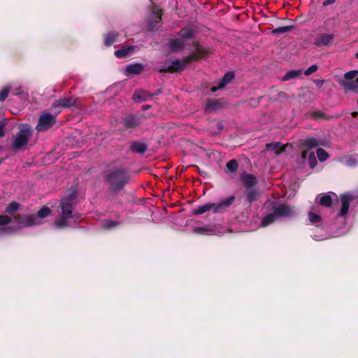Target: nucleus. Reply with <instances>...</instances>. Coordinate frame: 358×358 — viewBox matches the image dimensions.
I'll return each mask as SVG.
<instances>
[{
    "instance_id": "44",
    "label": "nucleus",
    "mask_w": 358,
    "mask_h": 358,
    "mask_svg": "<svg viewBox=\"0 0 358 358\" xmlns=\"http://www.w3.org/2000/svg\"><path fill=\"white\" fill-rule=\"evenodd\" d=\"M314 83H315V84L317 87H321L323 85V84H324V80H319V79H318V80H315L314 81Z\"/></svg>"
},
{
    "instance_id": "42",
    "label": "nucleus",
    "mask_w": 358,
    "mask_h": 358,
    "mask_svg": "<svg viewBox=\"0 0 358 358\" xmlns=\"http://www.w3.org/2000/svg\"><path fill=\"white\" fill-rule=\"evenodd\" d=\"M357 164V161H356V158L355 157H350L349 158L348 160H347V164L348 166H355Z\"/></svg>"
},
{
    "instance_id": "31",
    "label": "nucleus",
    "mask_w": 358,
    "mask_h": 358,
    "mask_svg": "<svg viewBox=\"0 0 358 358\" xmlns=\"http://www.w3.org/2000/svg\"><path fill=\"white\" fill-rule=\"evenodd\" d=\"M220 108V104L216 101H208L206 105V110L208 112H213L217 110Z\"/></svg>"
},
{
    "instance_id": "10",
    "label": "nucleus",
    "mask_w": 358,
    "mask_h": 358,
    "mask_svg": "<svg viewBox=\"0 0 358 358\" xmlns=\"http://www.w3.org/2000/svg\"><path fill=\"white\" fill-rule=\"evenodd\" d=\"M308 219L312 224L320 227L323 224V219L320 215L319 206L313 207L308 213Z\"/></svg>"
},
{
    "instance_id": "8",
    "label": "nucleus",
    "mask_w": 358,
    "mask_h": 358,
    "mask_svg": "<svg viewBox=\"0 0 358 358\" xmlns=\"http://www.w3.org/2000/svg\"><path fill=\"white\" fill-rule=\"evenodd\" d=\"M56 122V115H53L50 113H43L41 114L38 120L36 129L38 131H45L50 129Z\"/></svg>"
},
{
    "instance_id": "5",
    "label": "nucleus",
    "mask_w": 358,
    "mask_h": 358,
    "mask_svg": "<svg viewBox=\"0 0 358 358\" xmlns=\"http://www.w3.org/2000/svg\"><path fill=\"white\" fill-rule=\"evenodd\" d=\"M107 180L113 190L117 192L122 189L128 182L129 176L125 170L117 169L108 175Z\"/></svg>"
},
{
    "instance_id": "46",
    "label": "nucleus",
    "mask_w": 358,
    "mask_h": 358,
    "mask_svg": "<svg viewBox=\"0 0 358 358\" xmlns=\"http://www.w3.org/2000/svg\"><path fill=\"white\" fill-rule=\"evenodd\" d=\"M335 1H336V0H326L323 2V6H327L329 5L334 3Z\"/></svg>"
},
{
    "instance_id": "4",
    "label": "nucleus",
    "mask_w": 358,
    "mask_h": 358,
    "mask_svg": "<svg viewBox=\"0 0 358 358\" xmlns=\"http://www.w3.org/2000/svg\"><path fill=\"white\" fill-rule=\"evenodd\" d=\"M18 129L19 131L14 136L11 145V148L14 151L22 150L32 136V130L29 124H20Z\"/></svg>"
},
{
    "instance_id": "16",
    "label": "nucleus",
    "mask_w": 358,
    "mask_h": 358,
    "mask_svg": "<svg viewBox=\"0 0 358 358\" xmlns=\"http://www.w3.org/2000/svg\"><path fill=\"white\" fill-rule=\"evenodd\" d=\"M185 45L186 42L180 37L172 39L169 42L170 48L173 52H178L182 50Z\"/></svg>"
},
{
    "instance_id": "14",
    "label": "nucleus",
    "mask_w": 358,
    "mask_h": 358,
    "mask_svg": "<svg viewBox=\"0 0 358 358\" xmlns=\"http://www.w3.org/2000/svg\"><path fill=\"white\" fill-rule=\"evenodd\" d=\"M234 78V73L229 71L224 74L223 78L219 81L217 86L211 88L212 92H215L217 90L223 89L226 85L229 83Z\"/></svg>"
},
{
    "instance_id": "49",
    "label": "nucleus",
    "mask_w": 358,
    "mask_h": 358,
    "mask_svg": "<svg viewBox=\"0 0 358 358\" xmlns=\"http://www.w3.org/2000/svg\"><path fill=\"white\" fill-rule=\"evenodd\" d=\"M352 115L353 117H356L357 115H358V113H357V112H353V113H352Z\"/></svg>"
},
{
    "instance_id": "50",
    "label": "nucleus",
    "mask_w": 358,
    "mask_h": 358,
    "mask_svg": "<svg viewBox=\"0 0 358 358\" xmlns=\"http://www.w3.org/2000/svg\"><path fill=\"white\" fill-rule=\"evenodd\" d=\"M355 56L357 58H358V52L356 53Z\"/></svg>"
},
{
    "instance_id": "11",
    "label": "nucleus",
    "mask_w": 358,
    "mask_h": 358,
    "mask_svg": "<svg viewBox=\"0 0 358 358\" xmlns=\"http://www.w3.org/2000/svg\"><path fill=\"white\" fill-rule=\"evenodd\" d=\"M77 99L74 97H66L60 99L59 100L55 101L52 103L53 108L62 107V108H73L77 107Z\"/></svg>"
},
{
    "instance_id": "40",
    "label": "nucleus",
    "mask_w": 358,
    "mask_h": 358,
    "mask_svg": "<svg viewBox=\"0 0 358 358\" xmlns=\"http://www.w3.org/2000/svg\"><path fill=\"white\" fill-rule=\"evenodd\" d=\"M317 69H318L317 66L315 64H313V65L310 66L308 69H307L304 71V73L306 76H309V75L315 73L317 70Z\"/></svg>"
},
{
    "instance_id": "21",
    "label": "nucleus",
    "mask_w": 358,
    "mask_h": 358,
    "mask_svg": "<svg viewBox=\"0 0 358 358\" xmlns=\"http://www.w3.org/2000/svg\"><path fill=\"white\" fill-rule=\"evenodd\" d=\"M334 38V34H324L316 38V44L317 45H327Z\"/></svg>"
},
{
    "instance_id": "41",
    "label": "nucleus",
    "mask_w": 358,
    "mask_h": 358,
    "mask_svg": "<svg viewBox=\"0 0 358 358\" xmlns=\"http://www.w3.org/2000/svg\"><path fill=\"white\" fill-rule=\"evenodd\" d=\"M6 124V123L3 120H0V138L3 137L5 135L4 129Z\"/></svg>"
},
{
    "instance_id": "38",
    "label": "nucleus",
    "mask_w": 358,
    "mask_h": 358,
    "mask_svg": "<svg viewBox=\"0 0 358 358\" xmlns=\"http://www.w3.org/2000/svg\"><path fill=\"white\" fill-rule=\"evenodd\" d=\"M20 205L17 202L10 203L6 208V212L8 213H13L19 209Z\"/></svg>"
},
{
    "instance_id": "7",
    "label": "nucleus",
    "mask_w": 358,
    "mask_h": 358,
    "mask_svg": "<svg viewBox=\"0 0 358 358\" xmlns=\"http://www.w3.org/2000/svg\"><path fill=\"white\" fill-rule=\"evenodd\" d=\"M196 59V56L191 55L187 57L185 59H175L171 62L169 64H166L162 66L159 71L160 72H178L183 70L187 64L190 62L192 59Z\"/></svg>"
},
{
    "instance_id": "24",
    "label": "nucleus",
    "mask_w": 358,
    "mask_h": 358,
    "mask_svg": "<svg viewBox=\"0 0 358 358\" xmlns=\"http://www.w3.org/2000/svg\"><path fill=\"white\" fill-rule=\"evenodd\" d=\"M284 150V145L279 142L267 143L266 145V151H273L276 155L281 153Z\"/></svg>"
},
{
    "instance_id": "33",
    "label": "nucleus",
    "mask_w": 358,
    "mask_h": 358,
    "mask_svg": "<svg viewBox=\"0 0 358 358\" xmlns=\"http://www.w3.org/2000/svg\"><path fill=\"white\" fill-rule=\"evenodd\" d=\"M358 74V71L357 70H352V71H348L346 72L343 77L341 78H339L338 80H353L354 78H356V76H357Z\"/></svg>"
},
{
    "instance_id": "37",
    "label": "nucleus",
    "mask_w": 358,
    "mask_h": 358,
    "mask_svg": "<svg viewBox=\"0 0 358 358\" xmlns=\"http://www.w3.org/2000/svg\"><path fill=\"white\" fill-rule=\"evenodd\" d=\"M317 158L320 161V162H324L325 161L326 159H327L328 157H329V155L328 153L324 150H323L322 148H318L317 150Z\"/></svg>"
},
{
    "instance_id": "18",
    "label": "nucleus",
    "mask_w": 358,
    "mask_h": 358,
    "mask_svg": "<svg viewBox=\"0 0 358 358\" xmlns=\"http://www.w3.org/2000/svg\"><path fill=\"white\" fill-rule=\"evenodd\" d=\"M147 149V145L141 141H133L130 144L131 151L135 153L143 154Z\"/></svg>"
},
{
    "instance_id": "17",
    "label": "nucleus",
    "mask_w": 358,
    "mask_h": 358,
    "mask_svg": "<svg viewBox=\"0 0 358 358\" xmlns=\"http://www.w3.org/2000/svg\"><path fill=\"white\" fill-rule=\"evenodd\" d=\"M120 224L121 222L120 221L106 219L102 220L100 224L101 229L110 231L117 229Z\"/></svg>"
},
{
    "instance_id": "30",
    "label": "nucleus",
    "mask_w": 358,
    "mask_h": 358,
    "mask_svg": "<svg viewBox=\"0 0 358 358\" xmlns=\"http://www.w3.org/2000/svg\"><path fill=\"white\" fill-rule=\"evenodd\" d=\"M302 73L301 70H291L283 76L282 80L286 81L298 77Z\"/></svg>"
},
{
    "instance_id": "6",
    "label": "nucleus",
    "mask_w": 358,
    "mask_h": 358,
    "mask_svg": "<svg viewBox=\"0 0 358 358\" xmlns=\"http://www.w3.org/2000/svg\"><path fill=\"white\" fill-rule=\"evenodd\" d=\"M303 148H306L307 150H305L302 152V158L303 159L308 158L309 166L311 169L315 168L317 164V159L313 152L309 153L308 150L313 149L314 148H317L320 145H324V141L323 140H319L314 137H309L306 138L303 142Z\"/></svg>"
},
{
    "instance_id": "26",
    "label": "nucleus",
    "mask_w": 358,
    "mask_h": 358,
    "mask_svg": "<svg viewBox=\"0 0 358 358\" xmlns=\"http://www.w3.org/2000/svg\"><path fill=\"white\" fill-rule=\"evenodd\" d=\"M316 200L318 201L322 206L326 207L330 206L333 201L331 195L329 194H320L317 196Z\"/></svg>"
},
{
    "instance_id": "35",
    "label": "nucleus",
    "mask_w": 358,
    "mask_h": 358,
    "mask_svg": "<svg viewBox=\"0 0 358 358\" xmlns=\"http://www.w3.org/2000/svg\"><path fill=\"white\" fill-rule=\"evenodd\" d=\"M227 169L231 173H235L238 169V163L236 159H231L227 164Z\"/></svg>"
},
{
    "instance_id": "19",
    "label": "nucleus",
    "mask_w": 358,
    "mask_h": 358,
    "mask_svg": "<svg viewBox=\"0 0 358 358\" xmlns=\"http://www.w3.org/2000/svg\"><path fill=\"white\" fill-rule=\"evenodd\" d=\"M214 203L209 202L206 203L202 206H199L193 209L192 213L194 215H201L208 211L212 210L214 213Z\"/></svg>"
},
{
    "instance_id": "34",
    "label": "nucleus",
    "mask_w": 358,
    "mask_h": 358,
    "mask_svg": "<svg viewBox=\"0 0 358 358\" xmlns=\"http://www.w3.org/2000/svg\"><path fill=\"white\" fill-rule=\"evenodd\" d=\"M294 28V26H285V27H280L274 29L272 32L275 34H281L286 32H289L291 30H292Z\"/></svg>"
},
{
    "instance_id": "1",
    "label": "nucleus",
    "mask_w": 358,
    "mask_h": 358,
    "mask_svg": "<svg viewBox=\"0 0 358 358\" xmlns=\"http://www.w3.org/2000/svg\"><path fill=\"white\" fill-rule=\"evenodd\" d=\"M76 194L73 192L61 199L58 208L59 216L53 223V226L57 229H63L69 226L68 220L75 216L73 215V209L75 206Z\"/></svg>"
},
{
    "instance_id": "29",
    "label": "nucleus",
    "mask_w": 358,
    "mask_h": 358,
    "mask_svg": "<svg viewBox=\"0 0 358 358\" xmlns=\"http://www.w3.org/2000/svg\"><path fill=\"white\" fill-rule=\"evenodd\" d=\"M124 127L127 129L134 128L138 124V120L134 115H129L124 120Z\"/></svg>"
},
{
    "instance_id": "25",
    "label": "nucleus",
    "mask_w": 358,
    "mask_h": 358,
    "mask_svg": "<svg viewBox=\"0 0 358 358\" xmlns=\"http://www.w3.org/2000/svg\"><path fill=\"white\" fill-rule=\"evenodd\" d=\"M193 232L198 234L212 235L214 234V229L210 225H206L194 227Z\"/></svg>"
},
{
    "instance_id": "27",
    "label": "nucleus",
    "mask_w": 358,
    "mask_h": 358,
    "mask_svg": "<svg viewBox=\"0 0 358 358\" xmlns=\"http://www.w3.org/2000/svg\"><path fill=\"white\" fill-rule=\"evenodd\" d=\"M118 34L115 31H110L104 36V44L106 46H110L117 41Z\"/></svg>"
},
{
    "instance_id": "28",
    "label": "nucleus",
    "mask_w": 358,
    "mask_h": 358,
    "mask_svg": "<svg viewBox=\"0 0 358 358\" xmlns=\"http://www.w3.org/2000/svg\"><path fill=\"white\" fill-rule=\"evenodd\" d=\"M178 36L180 38H182L185 42L187 40L192 39L194 36V31L192 28L187 27L182 29Z\"/></svg>"
},
{
    "instance_id": "51",
    "label": "nucleus",
    "mask_w": 358,
    "mask_h": 358,
    "mask_svg": "<svg viewBox=\"0 0 358 358\" xmlns=\"http://www.w3.org/2000/svg\"><path fill=\"white\" fill-rule=\"evenodd\" d=\"M1 148H2L1 146H0V150H1Z\"/></svg>"
},
{
    "instance_id": "20",
    "label": "nucleus",
    "mask_w": 358,
    "mask_h": 358,
    "mask_svg": "<svg viewBox=\"0 0 358 358\" xmlns=\"http://www.w3.org/2000/svg\"><path fill=\"white\" fill-rule=\"evenodd\" d=\"M138 48L137 46L128 45L117 50L115 52V55L118 58H124L128 56L131 52H133Z\"/></svg>"
},
{
    "instance_id": "3",
    "label": "nucleus",
    "mask_w": 358,
    "mask_h": 358,
    "mask_svg": "<svg viewBox=\"0 0 358 358\" xmlns=\"http://www.w3.org/2000/svg\"><path fill=\"white\" fill-rule=\"evenodd\" d=\"M51 213L50 209L47 206H43L35 215H25L22 217L15 216L13 219L14 223L18 227H25L40 225L43 223L42 220L48 217Z\"/></svg>"
},
{
    "instance_id": "9",
    "label": "nucleus",
    "mask_w": 358,
    "mask_h": 358,
    "mask_svg": "<svg viewBox=\"0 0 358 358\" xmlns=\"http://www.w3.org/2000/svg\"><path fill=\"white\" fill-rule=\"evenodd\" d=\"M235 201V196L231 195L218 203H214V213H224Z\"/></svg>"
},
{
    "instance_id": "22",
    "label": "nucleus",
    "mask_w": 358,
    "mask_h": 358,
    "mask_svg": "<svg viewBox=\"0 0 358 358\" xmlns=\"http://www.w3.org/2000/svg\"><path fill=\"white\" fill-rule=\"evenodd\" d=\"M241 180L248 188H252L257 183L255 176L251 174L243 173L241 176Z\"/></svg>"
},
{
    "instance_id": "45",
    "label": "nucleus",
    "mask_w": 358,
    "mask_h": 358,
    "mask_svg": "<svg viewBox=\"0 0 358 358\" xmlns=\"http://www.w3.org/2000/svg\"><path fill=\"white\" fill-rule=\"evenodd\" d=\"M10 231V227H5L3 229H0V235L7 234Z\"/></svg>"
},
{
    "instance_id": "32",
    "label": "nucleus",
    "mask_w": 358,
    "mask_h": 358,
    "mask_svg": "<svg viewBox=\"0 0 358 358\" xmlns=\"http://www.w3.org/2000/svg\"><path fill=\"white\" fill-rule=\"evenodd\" d=\"M11 86L9 85H5L0 90V101L3 102L8 96L10 91Z\"/></svg>"
},
{
    "instance_id": "12",
    "label": "nucleus",
    "mask_w": 358,
    "mask_h": 358,
    "mask_svg": "<svg viewBox=\"0 0 358 358\" xmlns=\"http://www.w3.org/2000/svg\"><path fill=\"white\" fill-rule=\"evenodd\" d=\"M353 199H354V197L352 196V195L350 194H348V193L344 194L341 196V200L342 206H341V208L339 213H338V216L343 217V216H345L348 213L350 204L353 201Z\"/></svg>"
},
{
    "instance_id": "43",
    "label": "nucleus",
    "mask_w": 358,
    "mask_h": 358,
    "mask_svg": "<svg viewBox=\"0 0 358 358\" xmlns=\"http://www.w3.org/2000/svg\"><path fill=\"white\" fill-rule=\"evenodd\" d=\"M327 238V236L325 235H322V236H317V235H314L313 236V238L315 241H322V240H324Z\"/></svg>"
},
{
    "instance_id": "48",
    "label": "nucleus",
    "mask_w": 358,
    "mask_h": 358,
    "mask_svg": "<svg viewBox=\"0 0 358 358\" xmlns=\"http://www.w3.org/2000/svg\"><path fill=\"white\" fill-rule=\"evenodd\" d=\"M155 14H156L157 18L159 20H161V15H160L159 13L155 12Z\"/></svg>"
},
{
    "instance_id": "39",
    "label": "nucleus",
    "mask_w": 358,
    "mask_h": 358,
    "mask_svg": "<svg viewBox=\"0 0 358 358\" xmlns=\"http://www.w3.org/2000/svg\"><path fill=\"white\" fill-rule=\"evenodd\" d=\"M12 219L10 217L6 215H0V226H6L11 222Z\"/></svg>"
},
{
    "instance_id": "47",
    "label": "nucleus",
    "mask_w": 358,
    "mask_h": 358,
    "mask_svg": "<svg viewBox=\"0 0 358 358\" xmlns=\"http://www.w3.org/2000/svg\"><path fill=\"white\" fill-rule=\"evenodd\" d=\"M313 116L315 119H320L323 117L324 115L320 112H315Z\"/></svg>"
},
{
    "instance_id": "13",
    "label": "nucleus",
    "mask_w": 358,
    "mask_h": 358,
    "mask_svg": "<svg viewBox=\"0 0 358 358\" xmlns=\"http://www.w3.org/2000/svg\"><path fill=\"white\" fill-rule=\"evenodd\" d=\"M338 83L343 87L345 92L358 93V77L355 80H338Z\"/></svg>"
},
{
    "instance_id": "15",
    "label": "nucleus",
    "mask_w": 358,
    "mask_h": 358,
    "mask_svg": "<svg viewBox=\"0 0 358 358\" xmlns=\"http://www.w3.org/2000/svg\"><path fill=\"white\" fill-rule=\"evenodd\" d=\"M144 69V66L139 63L129 64L125 68V75L129 76L131 75L139 74Z\"/></svg>"
},
{
    "instance_id": "23",
    "label": "nucleus",
    "mask_w": 358,
    "mask_h": 358,
    "mask_svg": "<svg viewBox=\"0 0 358 358\" xmlns=\"http://www.w3.org/2000/svg\"><path fill=\"white\" fill-rule=\"evenodd\" d=\"M150 97H151V94L148 92L144 90L136 91L133 95V99L137 102L147 101Z\"/></svg>"
},
{
    "instance_id": "2",
    "label": "nucleus",
    "mask_w": 358,
    "mask_h": 358,
    "mask_svg": "<svg viewBox=\"0 0 358 358\" xmlns=\"http://www.w3.org/2000/svg\"><path fill=\"white\" fill-rule=\"evenodd\" d=\"M296 215L293 208L287 204L281 203L274 205L271 209V212L266 213L263 217L261 225L266 227L280 218L290 217Z\"/></svg>"
},
{
    "instance_id": "36",
    "label": "nucleus",
    "mask_w": 358,
    "mask_h": 358,
    "mask_svg": "<svg viewBox=\"0 0 358 358\" xmlns=\"http://www.w3.org/2000/svg\"><path fill=\"white\" fill-rule=\"evenodd\" d=\"M258 194L255 189H250L246 194V199L248 203H252L257 199Z\"/></svg>"
}]
</instances>
